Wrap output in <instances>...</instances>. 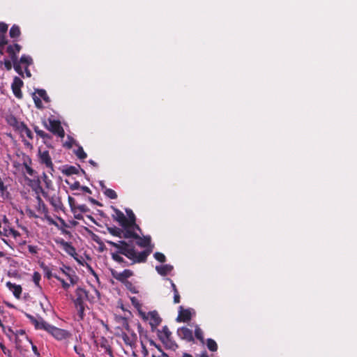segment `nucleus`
I'll return each mask as SVG.
<instances>
[{"label":"nucleus","mask_w":357,"mask_h":357,"mask_svg":"<svg viewBox=\"0 0 357 357\" xmlns=\"http://www.w3.org/2000/svg\"><path fill=\"white\" fill-rule=\"evenodd\" d=\"M137 240V245L141 248L146 249L142 252L137 253L132 243H128L125 241H119L115 243L111 241H107V243L118 249V252L126 256L132 260V264L136 263H144L147 260L148 256L152 252L153 245H151V236H146L136 238Z\"/></svg>","instance_id":"f257e3e1"},{"label":"nucleus","mask_w":357,"mask_h":357,"mask_svg":"<svg viewBox=\"0 0 357 357\" xmlns=\"http://www.w3.org/2000/svg\"><path fill=\"white\" fill-rule=\"evenodd\" d=\"M25 316L29 319L36 330H44L59 341L66 340L70 337L69 331L50 324L42 317H40L38 319L33 315L28 313H25Z\"/></svg>","instance_id":"f03ea898"},{"label":"nucleus","mask_w":357,"mask_h":357,"mask_svg":"<svg viewBox=\"0 0 357 357\" xmlns=\"http://www.w3.org/2000/svg\"><path fill=\"white\" fill-rule=\"evenodd\" d=\"M48 121L49 126L45 124V127L47 128V129L61 138L64 137L65 131L61 125V122L59 120H54L51 119H49Z\"/></svg>","instance_id":"7ed1b4c3"},{"label":"nucleus","mask_w":357,"mask_h":357,"mask_svg":"<svg viewBox=\"0 0 357 357\" xmlns=\"http://www.w3.org/2000/svg\"><path fill=\"white\" fill-rule=\"evenodd\" d=\"M38 155L40 162L45 165L47 168L50 169V173L52 174L53 172H54V165L52 163L49 151L47 150L41 151L39 149Z\"/></svg>","instance_id":"20e7f679"},{"label":"nucleus","mask_w":357,"mask_h":357,"mask_svg":"<svg viewBox=\"0 0 357 357\" xmlns=\"http://www.w3.org/2000/svg\"><path fill=\"white\" fill-rule=\"evenodd\" d=\"M112 276L116 280L123 284L128 282V278L133 275V271L129 269H125L123 272L119 273L114 269H110Z\"/></svg>","instance_id":"39448f33"},{"label":"nucleus","mask_w":357,"mask_h":357,"mask_svg":"<svg viewBox=\"0 0 357 357\" xmlns=\"http://www.w3.org/2000/svg\"><path fill=\"white\" fill-rule=\"evenodd\" d=\"M146 319H142L144 321L149 320V324L151 327L152 331H154L157 326H158L162 319L160 318L158 312L156 310L151 311L149 313H146Z\"/></svg>","instance_id":"423d86ee"},{"label":"nucleus","mask_w":357,"mask_h":357,"mask_svg":"<svg viewBox=\"0 0 357 357\" xmlns=\"http://www.w3.org/2000/svg\"><path fill=\"white\" fill-rule=\"evenodd\" d=\"M89 292L83 288L78 287L75 291L76 298L74 305H85L84 301L89 299Z\"/></svg>","instance_id":"0eeeda50"},{"label":"nucleus","mask_w":357,"mask_h":357,"mask_svg":"<svg viewBox=\"0 0 357 357\" xmlns=\"http://www.w3.org/2000/svg\"><path fill=\"white\" fill-rule=\"evenodd\" d=\"M23 81L20 77L15 76L11 84V89L14 96L18 99L22 98L23 95L21 91V88L23 86Z\"/></svg>","instance_id":"6e6552de"},{"label":"nucleus","mask_w":357,"mask_h":357,"mask_svg":"<svg viewBox=\"0 0 357 357\" xmlns=\"http://www.w3.org/2000/svg\"><path fill=\"white\" fill-rule=\"evenodd\" d=\"M177 335L181 339L188 342H194L192 331L187 327L183 326L178 328Z\"/></svg>","instance_id":"1a4fd4ad"},{"label":"nucleus","mask_w":357,"mask_h":357,"mask_svg":"<svg viewBox=\"0 0 357 357\" xmlns=\"http://www.w3.org/2000/svg\"><path fill=\"white\" fill-rule=\"evenodd\" d=\"M95 343L97 347H100L105 350V352L109 355L110 357H114L112 349L109 344V341L105 337H100L98 340H95Z\"/></svg>","instance_id":"9d476101"},{"label":"nucleus","mask_w":357,"mask_h":357,"mask_svg":"<svg viewBox=\"0 0 357 357\" xmlns=\"http://www.w3.org/2000/svg\"><path fill=\"white\" fill-rule=\"evenodd\" d=\"M191 312L189 309H184L182 306L179 307L178 315L176 319L178 322H187L191 319Z\"/></svg>","instance_id":"9b49d317"},{"label":"nucleus","mask_w":357,"mask_h":357,"mask_svg":"<svg viewBox=\"0 0 357 357\" xmlns=\"http://www.w3.org/2000/svg\"><path fill=\"white\" fill-rule=\"evenodd\" d=\"M59 243L64 251L69 255L75 257V255H77L76 250L75 247L71 244V243L65 241L63 239H61Z\"/></svg>","instance_id":"f8f14e48"},{"label":"nucleus","mask_w":357,"mask_h":357,"mask_svg":"<svg viewBox=\"0 0 357 357\" xmlns=\"http://www.w3.org/2000/svg\"><path fill=\"white\" fill-rule=\"evenodd\" d=\"M130 301L132 305L137 310L139 317L142 319H146V312L142 310V305L139 301L135 296L130 297Z\"/></svg>","instance_id":"ddd939ff"},{"label":"nucleus","mask_w":357,"mask_h":357,"mask_svg":"<svg viewBox=\"0 0 357 357\" xmlns=\"http://www.w3.org/2000/svg\"><path fill=\"white\" fill-rule=\"evenodd\" d=\"M116 215L114 216V219L117 221L122 227H127V218L125 216L123 212L119 209H115Z\"/></svg>","instance_id":"4468645a"},{"label":"nucleus","mask_w":357,"mask_h":357,"mask_svg":"<svg viewBox=\"0 0 357 357\" xmlns=\"http://www.w3.org/2000/svg\"><path fill=\"white\" fill-rule=\"evenodd\" d=\"M126 213H127V214L128 215V218H127V221H128L127 222V227H135L136 229L140 231L141 229L139 227V225H137L136 224L135 215L133 213V212L132 211V210H130H130H127Z\"/></svg>","instance_id":"2eb2a0df"},{"label":"nucleus","mask_w":357,"mask_h":357,"mask_svg":"<svg viewBox=\"0 0 357 357\" xmlns=\"http://www.w3.org/2000/svg\"><path fill=\"white\" fill-rule=\"evenodd\" d=\"M6 287L13 291V295L16 298H19L20 297L22 291L20 285L12 283L11 282H7Z\"/></svg>","instance_id":"dca6fc26"},{"label":"nucleus","mask_w":357,"mask_h":357,"mask_svg":"<svg viewBox=\"0 0 357 357\" xmlns=\"http://www.w3.org/2000/svg\"><path fill=\"white\" fill-rule=\"evenodd\" d=\"M79 169L82 171L83 174H85V171L81 169L79 165L78 166V167H76L75 166H66L62 170V172L63 174L66 176H70L73 174H78Z\"/></svg>","instance_id":"f3484780"},{"label":"nucleus","mask_w":357,"mask_h":357,"mask_svg":"<svg viewBox=\"0 0 357 357\" xmlns=\"http://www.w3.org/2000/svg\"><path fill=\"white\" fill-rule=\"evenodd\" d=\"M0 234L4 235L6 236H13L14 238H16L17 236H20L19 231H17V230H15L13 228L9 227L6 225L3 227L2 231L0 230Z\"/></svg>","instance_id":"a211bd4d"},{"label":"nucleus","mask_w":357,"mask_h":357,"mask_svg":"<svg viewBox=\"0 0 357 357\" xmlns=\"http://www.w3.org/2000/svg\"><path fill=\"white\" fill-rule=\"evenodd\" d=\"M32 182L33 183V185H32L33 190L36 192L37 195H39V192H40L44 197H47V192H46L42 186L40 185V180L39 178H37L36 180H33Z\"/></svg>","instance_id":"6ab92c4d"},{"label":"nucleus","mask_w":357,"mask_h":357,"mask_svg":"<svg viewBox=\"0 0 357 357\" xmlns=\"http://www.w3.org/2000/svg\"><path fill=\"white\" fill-rule=\"evenodd\" d=\"M123 233L122 237L125 238H139V235L135 232L132 229H136L135 227H123Z\"/></svg>","instance_id":"aec40b11"},{"label":"nucleus","mask_w":357,"mask_h":357,"mask_svg":"<svg viewBox=\"0 0 357 357\" xmlns=\"http://www.w3.org/2000/svg\"><path fill=\"white\" fill-rule=\"evenodd\" d=\"M155 269L160 275L165 276L172 271L173 266L170 264H165L157 266Z\"/></svg>","instance_id":"412c9836"},{"label":"nucleus","mask_w":357,"mask_h":357,"mask_svg":"<svg viewBox=\"0 0 357 357\" xmlns=\"http://www.w3.org/2000/svg\"><path fill=\"white\" fill-rule=\"evenodd\" d=\"M160 341L163 343L165 348L167 349L176 351L178 347V346L176 343V342L172 340V337H169L167 339H163V340H160Z\"/></svg>","instance_id":"4be33fe9"},{"label":"nucleus","mask_w":357,"mask_h":357,"mask_svg":"<svg viewBox=\"0 0 357 357\" xmlns=\"http://www.w3.org/2000/svg\"><path fill=\"white\" fill-rule=\"evenodd\" d=\"M158 337L160 340H163V339H167L172 337V332L169 331L167 326H164L161 331H158Z\"/></svg>","instance_id":"5701e85b"},{"label":"nucleus","mask_w":357,"mask_h":357,"mask_svg":"<svg viewBox=\"0 0 357 357\" xmlns=\"http://www.w3.org/2000/svg\"><path fill=\"white\" fill-rule=\"evenodd\" d=\"M167 280L168 281H169L172 288V291L174 292V303H180L181 296H180L179 292L178 291V289H177L176 284L174 283L172 280H171L169 278H167Z\"/></svg>","instance_id":"b1692460"},{"label":"nucleus","mask_w":357,"mask_h":357,"mask_svg":"<svg viewBox=\"0 0 357 357\" xmlns=\"http://www.w3.org/2000/svg\"><path fill=\"white\" fill-rule=\"evenodd\" d=\"M120 255L121 254L118 252L116 253H112V259L114 261L122 264L123 266H128V263L121 256H120Z\"/></svg>","instance_id":"393cba45"},{"label":"nucleus","mask_w":357,"mask_h":357,"mask_svg":"<svg viewBox=\"0 0 357 357\" xmlns=\"http://www.w3.org/2000/svg\"><path fill=\"white\" fill-rule=\"evenodd\" d=\"M20 34L21 31L19 26L16 24L13 25L9 31L10 37L12 38H17L20 37Z\"/></svg>","instance_id":"a878e982"},{"label":"nucleus","mask_w":357,"mask_h":357,"mask_svg":"<svg viewBox=\"0 0 357 357\" xmlns=\"http://www.w3.org/2000/svg\"><path fill=\"white\" fill-rule=\"evenodd\" d=\"M85 306L86 305H75V307L77 312V321H82L84 319L85 314Z\"/></svg>","instance_id":"bb28decb"},{"label":"nucleus","mask_w":357,"mask_h":357,"mask_svg":"<svg viewBox=\"0 0 357 357\" xmlns=\"http://www.w3.org/2000/svg\"><path fill=\"white\" fill-rule=\"evenodd\" d=\"M107 231L112 236H117V237H119V238H122L123 229H121L120 228H118L116 227H107Z\"/></svg>","instance_id":"cd10ccee"},{"label":"nucleus","mask_w":357,"mask_h":357,"mask_svg":"<svg viewBox=\"0 0 357 357\" xmlns=\"http://www.w3.org/2000/svg\"><path fill=\"white\" fill-rule=\"evenodd\" d=\"M20 64H24L25 66H29L33 63V59L30 56L23 54L18 61Z\"/></svg>","instance_id":"c85d7f7f"},{"label":"nucleus","mask_w":357,"mask_h":357,"mask_svg":"<svg viewBox=\"0 0 357 357\" xmlns=\"http://www.w3.org/2000/svg\"><path fill=\"white\" fill-rule=\"evenodd\" d=\"M6 52L8 54L12 62L18 61L17 54L12 48L11 45L7 47Z\"/></svg>","instance_id":"c756f323"},{"label":"nucleus","mask_w":357,"mask_h":357,"mask_svg":"<svg viewBox=\"0 0 357 357\" xmlns=\"http://www.w3.org/2000/svg\"><path fill=\"white\" fill-rule=\"evenodd\" d=\"M40 279H41V275L40 274V273H38L37 271L34 272L33 274V276H32V280H33V282H34L35 285L38 288V289L40 291L42 290V287L40 284Z\"/></svg>","instance_id":"7c9ffc66"},{"label":"nucleus","mask_w":357,"mask_h":357,"mask_svg":"<svg viewBox=\"0 0 357 357\" xmlns=\"http://www.w3.org/2000/svg\"><path fill=\"white\" fill-rule=\"evenodd\" d=\"M208 349L211 351H216L218 350V344L213 339L208 338L206 342Z\"/></svg>","instance_id":"2f4dec72"},{"label":"nucleus","mask_w":357,"mask_h":357,"mask_svg":"<svg viewBox=\"0 0 357 357\" xmlns=\"http://www.w3.org/2000/svg\"><path fill=\"white\" fill-rule=\"evenodd\" d=\"M7 122L8 123L12 126L15 130V128L17 127V126H19V123H20V121H19L17 120V119L14 116H10L8 119H7Z\"/></svg>","instance_id":"473e14b6"},{"label":"nucleus","mask_w":357,"mask_h":357,"mask_svg":"<svg viewBox=\"0 0 357 357\" xmlns=\"http://www.w3.org/2000/svg\"><path fill=\"white\" fill-rule=\"evenodd\" d=\"M36 92L38 94L39 98H41L43 99V100L46 102H50V98L47 96V92L45 89H37Z\"/></svg>","instance_id":"72a5a7b5"},{"label":"nucleus","mask_w":357,"mask_h":357,"mask_svg":"<svg viewBox=\"0 0 357 357\" xmlns=\"http://www.w3.org/2000/svg\"><path fill=\"white\" fill-rule=\"evenodd\" d=\"M121 336L124 343L126 345L132 347L135 344L136 342L134 340H132V339H131V337L126 333H123Z\"/></svg>","instance_id":"f704fd0d"},{"label":"nucleus","mask_w":357,"mask_h":357,"mask_svg":"<svg viewBox=\"0 0 357 357\" xmlns=\"http://www.w3.org/2000/svg\"><path fill=\"white\" fill-rule=\"evenodd\" d=\"M75 155L77 157L81 160H84L86 158L87 154L84 152L83 148L82 146H79L77 151H75Z\"/></svg>","instance_id":"c9c22d12"},{"label":"nucleus","mask_w":357,"mask_h":357,"mask_svg":"<svg viewBox=\"0 0 357 357\" xmlns=\"http://www.w3.org/2000/svg\"><path fill=\"white\" fill-rule=\"evenodd\" d=\"M104 194L105 196L109 197V199H114L117 198V194L116 192L110 188H107L105 191L104 192Z\"/></svg>","instance_id":"e433bc0d"},{"label":"nucleus","mask_w":357,"mask_h":357,"mask_svg":"<svg viewBox=\"0 0 357 357\" xmlns=\"http://www.w3.org/2000/svg\"><path fill=\"white\" fill-rule=\"evenodd\" d=\"M42 178L47 188L50 189L52 188V181L51 179L49 178V177L45 172L43 174Z\"/></svg>","instance_id":"4c0bfd02"},{"label":"nucleus","mask_w":357,"mask_h":357,"mask_svg":"<svg viewBox=\"0 0 357 357\" xmlns=\"http://www.w3.org/2000/svg\"><path fill=\"white\" fill-rule=\"evenodd\" d=\"M195 335L197 340H200L202 342H204V333L202 330L199 326H196L195 328Z\"/></svg>","instance_id":"58836bf2"},{"label":"nucleus","mask_w":357,"mask_h":357,"mask_svg":"<svg viewBox=\"0 0 357 357\" xmlns=\"http://www.w3.org/2000/svg\"><path fill=\"white\" fill-rule=\"evenodd\" d=\"M13 68L15 69V70L20 75H21L22 77H24V73L22 71V67H21V65H20V63L17 61H14L13 62Z\"/></svg>","instance_id":"ea45409f"},{"label":"nucleus","mask_w":357,"mask_h":357,"mask_svg":"<svg viewBox=\"0 0 357 357\" xmlns=\"http://www.w3.org/2000/svg\"><path fill=\"white\" fill-rule=\"evenodd\" d=\"M124 285L130 292H132L133 294L138 293V290L137 289V288L133 285V284L131 282L128 281L126 283H125Z\"/></svg>","instance_id":"a19ab883"},{"label":"nucleus","mask_w":357,"mask_h":357,"mask_svg":"<svg viewBox=\"0 0 357 357\" xmlns=\"http://www.w3.org/2000/svg\"><path fill=\"white\" fill-rule=\"evenodd\" d=\"M37 211L40 213H47L48 212L47 208L44 202L42 204L38 203L36 206Z\"/></svg>","instance_id":"79ce46f5"},{"label":"nucleus","mask_w":357,"mask_h":357,"mask_svg":"<svg viewBox=\"0 0 357 357\" xmlns=\"http://www.w3.org/2000/svg\"><path fill=\"white\" fill-rule=\"evenodd\" d=\"M68 204H69V206L71 208V211L73 213H76V210H77V206H75V200L74 198H73L72 197L69 196L68 197Z\"/></svg>","instance_id":"37998d69"},{"label":"nucleus","mask_w":357,"mask_h":357,"mask_svg":"<svg viewBox=\"0 0 357 357\" xmlns=\"http://www.w3.org/2000/svg\"><path fill=\"white\" fill-rule=\"evenodd\" d=\"M154 258L161 263H164L166 261V257L165 255L158 252L154 254Z\"/></svg>","instance_id":"c03bdc74"},{"label":"nucleus","mask_w":357,"mask_h":357,"mask_svg":"<svg viewBox=\"0 0 357 357\" xmlns=\"http://www.w3.org/2000/svg\"><path fill=\"white\" fill-rule=\"evenodd\" d=\"M33 99L35 103V105L38 109H42L43 107L42 101L40 98L36 96L35 93L33 94Z\"/></svg>","instance_id":"a18cd8bd"},{"label":"nucleus","mask_w":357,"mask_h":357,"mask_svg":"<svg viewBox=\"0 0 357 357\" xmlns=\"http://www.w3.org/2000/svg\"><path fill=\"white\" fill-rule=\"evenodd\" d=\"M27 128V126L22 121H20L19 126L15 128V131L19 132L22 135H24V131Z\"/></svg>","instance_id":"49530a36"},{"label":"nucleus","mask_w":357,"mask_h":357,"mask_svg":"<svg viewBox=\"0 0 357 357\" xmlns=\"http://www.w3.org/2000/svg\"><path fill=\"white\" fill-rule=\"evenodd\" d=\"M54 278H56L57 280H59L61 283L62 287L64 289L67 290L70 287V284L66 282L63 279H62L59 276H58V275L54 274Z\"/></svg>","instance_id":"de8ad7c7"},{"label":"nucleus","mask_w":357,"mask_h":357,"mask_svg":"<svg viewBox=\"0 0 357 357\" xmlns=\"http://www.w3.org/2000/svg\"><path fill=\"white\" fill-rule=\"evenodd\" d=\"M23 165H24V168H25L26 172L29 176H34V174H35L36 172L34 171V169H32V168L29 166V165L27 162H24L23 163Z\"/></svg>","instance_id":"09e8293b"},{"label":"nucleus","mask_w":357,"mask_h":357,"mask_svg":"<svg viewBox=\"0 0 357 357\" xmlns=\"http://www.w3.org/2000/svg\"><path fill=\"white\" fill-rule=\"evenodd\" d=\"M8 43L5 34H0V53L3 54L1 48H3Z\"/></svg>","instance_id":"8fccbe9b"},{"label":"nucleus","mask_w":357,"mask_h":357,"mask_svg":"<svg viewBox=\"0 0 357 357\" xmlns=\"http://www.w3.org/2000/svg\"><path fill=\"white\" fill-rule=\"evenodd\" d=\"M14 335L15 336L16 342L18 341V336L19 335H24L28 340H29V337L26 335L25 331L23 330V329L17 330L16 331H15V335Z\"/></svg>","instance_id":"3c124183"},{"label":"nucleus","mask_w":357,"mask_h":357,"mask_svg":"<svg viewBox=\"0 0 357 357\" xmlns=\"http://www.w3.org/2000/svg\"><path fill=\"white\" fill-rule=\"evenodd\" d=\"M74 350L76 352V354L79 355V357H85L84 350L82 347L75 345L74 347Z\"/></svg>","instance_id":"603ef678"},{"label":"nucleus","mask_w":357,"mask_h":357,"mask_svg":"<svg viewBox=\"0 0 357 357\" xmlns=\"http://www.w3.org/2000/svg\"><path fill=\"white\" fill-rule=\"evenodd\" d=\"M8 26L5 22H0V33L5 34L8 31Z\"/></svg>","instance_id":"864d4df0"},{"label":"nucleus","mask_w":357,"mask_h":357,"mask_svg":"<svg viewBox=\"0 0 357 357\" xmlns=\"http://www.w3.org/2000/svg\"><path fill=\"white\" fill-rule=\"evenodd\" d=\"M68 140L65 142L64 146H66L68 149H70V148H72L73 143L75 142V140L73 137H71L70 136L68 137Z\"/></svg>","instance_id":"5fc2aeb1"},{"label":"nucleus","mask_w":357,"mask_h":357,"mask_svg":"<svg viewBox=\"0 0 357 357\" xmlns=\"http://www.w3.org/2000/svg\"><path fill=\"white\" fill-rule=\"evenodd\" d=\"M141 347H142V354L143 357H147L149 356V351L146 349V347L142 340L141 341Z\"/></svg>","instance_id":"6e6d98bb"},{"label":"nucleus","mask_w":357,"mask_h":357,"mask_svg":"<svg viewBox=\"0 0 357 357\" xmlns=\"http://www.w3.org/2000/svg\"><path fill=\"white\" fill-rule=\"evenodd\" d=\"M7 190V186L4 185V179L0 176V191L2 194Z\"/></svg>","instance_id":"4d7b16f0"},{"label":"nucleus","mask_w":357,"mask_h":357,"mask_svg":"<svg viewBox=\"0 0 357 357\" xmlns=\"http://www.w3.org/2000/svg\"><path fill=\"white\" fill-rule=\"evenodd\" d=\"M26 213L29 218H38V215H37L35 212L31 208L26 209Z\"/></svg>","instance_id":"13d9d810"},{"label":"nucleus","mask_w":357,"mask_h":357,"mask_svg":"<svg viewBox=\"0 0 357 357\" xmlns=\"http://www.w3.org/2000/svg\"><path fill=\"white\" fill-rule=\"evenodd\" d=\"M3 64L5 66V68L7 70H10L12 69V61L8 59H5L3 61Z\"/></svg>","instance_id":"bf43d9fd"},{"label":"nucleus","mask_w":357,"mask_h":357,"mask_svg":"<svg viewBox=\"0 0 357 357\" xmlns=\"http://www.w3.org/2000/svg\"><path fill=\"white\" fill-rule=\"evenodd\" d=\"M77 209H78L80 212L86 213L89 211V208L85 204L79 205L77 206Z\"/></svg>","instance_id":"052dcab7"},{"label":"nucleus","mask_w":357,"mask_h":357,"mask_svg":"<svg viewBox=\"0 0 357 357\" xmlns=\"http://www.w3.org/2000/svg\"><path fill=\"white\" fill-rule=\"evenodd\" d=\"M24 134H25L29 139H33V135L31 130L28 127L24 131Z\"/></svg>","instance_id":"680f3d73"},{"label":"nucleus","mask_w":357,"mask_h":357,"mask_svg":"<svg viewBox=\"0 0 357 357\" xmlns=\"http://www.w3.org/2000/svg\"><path fill=\"white\" fill-rule=\"evenodd\" d=\"M28 250L31 254H36L38 252L37 246L29 245H28Z\"/></svg>","instance_id":"e2e57ef3"},{"label":"nucleus","mask_w":357,"mask_h":357,"mask_svg":"<svg viewBox=\"0 0 357 357\" xmlns=\"http://www.w3.org/2000/svg\"><path fill=\"white\" fill-rule=\"evenodd\" d=\"M11 47L14 50V51L18 54L21 49H22V46L17 43H15L14 45H11Z\"/></svg>","instance_id":"0e129e2a"},{"label":"nucleus","mask_w":357,"mask_h":357,"mask_svg":"<svg viewBox=\"0 0 357 357\" xmlns=\"http://www.w3.org/2000/svg\"><path fill=\"white\" fill-rule=\"evenodd\" d=\"M63 272L68 277L70 282L72 284H74L77 282V280L75 278L76 277L72 276L70 274L66 273L64 271H63Z\"/></svg>","instance_id":"69168bd1"},{"label":"nucleus","mask_w":357,"mask_h":357,"mask_svg":"<svg viewBox=\"0 0 357 357\" xmlns=\"http://www.w3.org/2000/svg\"><path fill=\"white\" fill-rule=\"evenodd\" d=\"M80 184L79 181H75L73 184L70 185V189L73 190H77L80 188Z\"/></svg>","instance_id":"338daca9"},{"label":"nucleus","mask_w":357,"mask_h":357,"mask_svg":"<svg viewBox=\"0 0 357 357\" xmlns=\"http://www.w3.org/2000/svg\"><path fill=\"white\" fill-rule=\"evenodd\" d=\"M50 203L54 206L58 207L59 204H61L59 200H55L53 197L50 199Z\"/></svg>","instance_id":"774afa93"}]
</instances>
